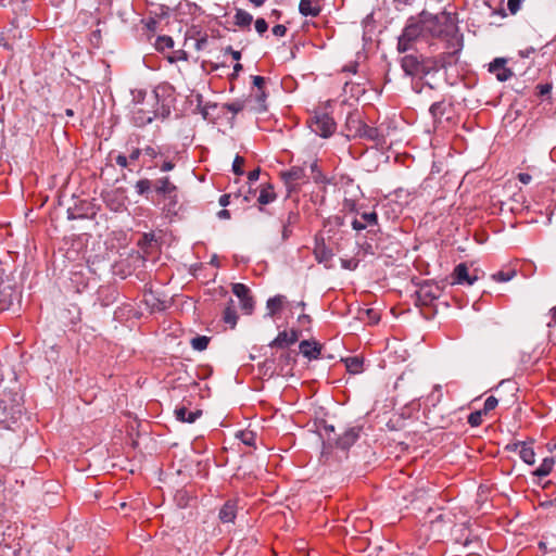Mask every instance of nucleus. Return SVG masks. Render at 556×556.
Masks as SVG:
<instances>
[{
	"label": "nucleus",
	"mask_w": 556,
	"mask_h": 556,
	"mask_svg": "<svg viewBox=\"0 0 556 556\" xmlns=\"http://www.w3.org/2000/svg\"><path fill=\"white\" fill-rule=\"evenodd\" d=\"M244 163V159L237 155L233 160V163H232V170L236 175H242L243 174V169H242V165Z\"/></svg>",
	"instance_id": "ea45409f"
},
{
	"label": "nucleus",
	"mask_w": 556,
	"mask_h": 556,
	"mask_svg": "<svg viewBox=\"0 0 556 556\" xmlns=\"http://www.w3.org/2000/svg\"><path fill=\"white\" fill-rule=\"evenodd\" d=\"M156 48L160 50L169 49L174 46V40L170 37L162 36L156 40Z\"/></svg>",
	"instance_id": "c9c22d12"
},
{
	"label": "nucleus",
	"mask_w": 556,
	"mask_h": 556,
	"mask_svg": "<svg viewBox=\"0 0 556 556\" xmlns=\"http://www.w3.org/2000/svg\"><path fill=\"white\" fill-rule=\"evenodd\" d=\"M345 367L351 374H358L362 371L363 362L358 357H349L345 359Z\"/></svg>",
	"instance_id": "a878e982"
},
{
	"label": "nucleus",
	"mask_w": 556,
	"mask_h": 556,
	"mask_svg": "<svg viewBox=\"0 0 556 556\" xmlns=\"http://www.w3.org/2000/svg\"><path fill=\"white\" fill-rule=\"evenodd\" d=\"M237 516V505L233 501L226 502L219 510V520L223 523H232Z\"/></svg>",
	"instance_id": "4468645a"
},
{
	"label": "nucleus",
	"mask_w": 556,
	"mask_h": 556,
	"mask_svg": "<svg viewBox=\"0 0 556 556\" xmlns=\"http://www.w3.org/2000/svg\"><path fill=\"white\" fill-rule=\"evenodd\" d=\"M0 424H9V413L7 407L2 405V402H0Z\"/></svg>",
	"instance_id": "37998d69"
},
{
	"label": "nucleus",
	"mask_w": 556,
	"mask_h": 556,
	"mask_svg": "<svg viewBox=\"0 0 556 556\" xmlns=\"http://www.w3.org/2000/svg\"><path fill=\"white\" fill-rule=\"evenodd\" d=\"M484 412H486V402L484 403L482 410H477L469 415L468 422L472 427L479 426L481 424L482 413H484Z\"/></svg>",
	"instance_id": "473e14b6"
},
{
	"label": "nucleus",
	"mask_w": 556,
	"mask_h": 556,
	"mask_svg": "<svg viewBox=\"0 0 556 556\" xmlns=\"http://www.w3.org/2000/svg\"><path fill=\"white\" fill-rule=\"evenodd\" d=\"M245 100H235L232 102L226 103L224 106L227 111L231 112L232 114H238L245 108Z\"/></svg>",
	"instance_id": "cd10ccee"
},
{
	"label": "nucleus",
	"mask_w": 556,
	"mask_h": 556,
	"mask_svg": "<svg viewBox=\"0 0 556 556\" xmlns=\"http://www.w3.org/2000/svg\"><path fill=\"white\" fill-rule=\"evenodd\" d=\"M142 151V154L150 159H155L159 154V152L152 147H146Z\"/></svg>",
	"instance_id": "49530a36"
},
{
	"label": "nucleus",
	"mask_w": 556,
	"mask_h": 556,
	"mask_svg": "<svg viewBox=\"0 0 556 556\" xmlns=\"http://www.w3.org/2000/svg\"><path fill=\"white\" fill-rule=\"evenodd\" d=\"M500 400L494 395H489V410L494 409L498 405Z\"/></svg>",
	"instance_id": "864d4df0"
},
{
	"label": "nucleus",
	"mask_w": 556,
	"mask_h": 556,
	"mask_svg": "<svg viewBox=\"0 0 556 556\" xmlns=\"http://www.w3.org/2000/svg\"><path fill=\"white\" fill-rule=\"evenodd\" d=\"M208 338L205 336H198L191 340V346L197 351H203L207 348Z\"/></svg>",
	"instance_id": "c85d7f7f"
},
{
	"label": "nucleus",
	"mask_w": 556,
	"mask_h": 556,
	"mask_svg": "<svg viewBox=\"0 0 556 556\" xmlns=\"http://www.w3.org/2000/svg\"><path fill=\"white\" fill-rule=\"evenodd\" d=\"M325 431L328 433L326 439L329 445L337 444L341 448H349L358 438V431L355 428L346 430L339 438H332L330 432L334 431L333 426L325 427Z\"/></svg>",
	"instance_id": "39448f33"
},
{
	"label": "nucleus",
	"mask_w": 556,
	"mask_h": 556,
	"mask_svg": "<svg viewBox=\"0 0 556 556\" xmlns=\"http://www.w3.org/2000/svg\"><path fill=\"white\" fill-rule=\"evenodd\" d=\"M281 177L290 189L308 179L306 166H293L289 170L282 172Z\"/></svg>",
	"instance_id": "0eeeda50"
},
{
	"label": "nucleus",
	"mask_w": 556,
	"mask_h": 556,
	"mask_svg": "<svg viewBox=\"0 0 556 556\" xmlns=\"http://www.w3.org/2000/svg\"><path fill=\"white\" fill-rule=\"evenodd\" d=\"M299 10L305 16H317L320 12L319 0H301Z\"/></svg>",
	"instance_id": "f3484780"
},
{
	"label": "nucleus",
	"mask_w": 556,
	"mask_h": 556,
	"mask_svg": "<svg viewBox=\"0 0 556 556\" xmlns=\"http://www.w3.org/2000/svg\"><path fill=\"white\" fill-rule=\"evenodd\" d=\"M359 137L367 138L371 141H375L378 144L384 143V137H383V134L381 132V130L378 128L369 127L368 125L363 127V131Z\"/></svg>",
	"instance_id": "aec40b11"
},
{
	"label": "nucleus",
	"mask_w": 556,
	"mask_h": 556,
	"mask_svg": "<svg viewBox=\"0 0 556 556\" xmlns=\"http://www.w3.org/2000/svg\"><path fill=\"white\" fill-rule=\"evenodd\" d=\"M552 319L556 323V306L551 309Z\"/></svg>",
	"instance_id": "774afa93"
},
{
	"label": "nucleus",
	"mask_w": 556,
	"mask_h": 556,
	"mask_svg": "<svg viewBox=\"0 0 556 556\" xmlns=\"http://www.w3.org/2000/svg\"><path fill=\"white\" fill-rule=\"evenodd\" d=\"M232 292L239 299V301L250 294L249 288L243 283H235L232 286Z\"/></svg>",
	"instance_id": "7c9ffc66"
},
{
	"label": "nucleus",
	"mask_w": 556,
	"mask_h": 556,
	"mask_svg": "<svg viewBox=\"0 0 556 556\" xmlns=\"http://www.w3.org/2000/svg\"><path fill=\"white\" fill-rule=\"evenodd\" d=\"M106 202L113 211H118L123 206L121 201L111 199V194H108Z\"/></svg>",
	"instance_id": "c03bdc74"
},
{
	"label": "nucleus",
	"mask_w": 556,
	"mask_h": 556,
	"mask_svg": "<svg viewBox=\"0 0 556 556\" xmlns=\"http://www.w3.org/2000/svg\"><path fill=\"white\" fill-rule=\"evenodd\" d=\"M155 190L157 193L170 195L176 191V186L167 177H163L156 181Z\"/></svg>",
	"instance_id": "412c9836"
},
{
	"label": "nucleus",
	"mask_w": 556,
	"mask_h": 556,
	"mask_svg": "<svg viewBox=\"0 0 556 556\" xmlns=\"http://www.w3.org/2000/svg\"><path fill=\"white\" fill-rule=\"evenodd\" d=\"M115 161H116V164L119 165L121 167L127 166V157L123 154L117 155Z\"/></svg>",
	"instance_id": "5fc2aeb1"
},
{
	"label": "nucleus",
	"mask_w": 556,
	"mask_h": 556,
	"mask_svg": "<svg viewBox=\"0 0 556 556\" xmlns=\"http://www.w3.org/2000/svg\"><path fill=\"white\" fill-rule=\"evenodd\" d=\"M240 306L245 314H251L254 308V301L252 296L249 294L244 299L240 300Z\"/></svg>",
	"instance_id": "f704fd0d"
},
{
	"label": "nucleus",
	"mask_w": 556,
	"mask_h": 556,
	"mask_svg": "<svg viewBox=\"0 0 556 556\" xmlns=\"http://www.w3.org/2000/svg\"><path fill=\"white\" fill-rule=\"evenodd\" d=\"M300 352L309 359H316L320 354V348L315 342L304 340L300 343Z\"/></svg>",
	"instance_id": "6ab92c4d"
},
{
	"label": "nucleus",
	"mask_w": 556,
	"mask_h": 556,
	"mask_svg": "<svg viewBox=\"0 0 556 556\" xmlns=\"http://www.w3.org/2000/svg\"><path fill=\"white\" fill-rule=\"evenodd\" d=\"M412 0H394L395 8L397 10H401V4L407 5L410 3Z\"/></svg>",
	"instance_id": "680f3d73"
},
{
	"label": "nucleus",
	"mask_w": 556,
	"mask_h": 556,
	"mask_svg": "<svg viewBox=\"0 0 556 556\" xmlns=\"http://www.w3.org/2000/svg\"><path fill=\"white\" fill-rule=\"evenodd\" d=\"M508 450L515 451L518 453L520 458L528 465L534 464L535 453L533 447L526 442H515L513 444H508L506 446Z\"/></svg>",
	"instance_id": "6e6552de"
},
{
	"label": "nucleus",
	"mask_w": 556,
	"mask_h": 556,
	"mask_svg": "<svg viewBox=\"0 0 556 556\" xmlns=\"http://www.w3.org/2000/svg\"><path fill=\"white\" fill-rule=\"evenodd\" d=\"M138 194H144L151 189V182L148 179L138 180L135 185Z\"/></svg>",
	"instance_id": "e433bc0d"
},
{
	"label": "nucleus",
	"mask_w": 556,
	"mask_h": 556,
	"mask_svg": "<svg viewBox=\"0 0 556 556\" xmlns=\"http://www.w3.org/2000/svg\"><path fill=\"white\" fill-rule=\"evenodd\" d=\"M343 210L353 212L355 210V202L351 199H344L343 201Z\"/></svg>",
	"instance_id": "de8ad7c7"
},
{
	"label": "nucleus",
	"mask_w": 556,
	"mask_h": 556,
	"mask_svg": "<svg viewBox=\"0 0 556 556\" xmlns=\"http://www.w3.org/2000/svg\"><path fill=\"white\" fill-rule=\"evenodd\" d=\"M315 256L319 262H325L331 257V253L324 245H318L315 249Z\"/></svg>",
	"instance_id": "72a5a7b5"
},
{
	"label": "nucleus",
	"mask_w": 556,
	"mask_h": 556,
	"mask_svg": "<svg viewBox=\"0 0 556 556\" xmlns=\"http://www.w3.org/2000/svg\"><path fill=\"white\" fill-rule=\"evenodd\" d=\"M553 458H545L541 465L535 469L534 475L538 477H546L553 469Z\"/></svg>",
	"instance_id": "393cba45"
},
{
	"label": "nucleus",
	"mask_w": 556,
	"mask_h": 556,
	"mask_svg": "<svg viewBox=\"0 0 556 556\" xmlns=\"http://www.w3.org/2000/svg\"><path fill=\"white\" fill-rule=\"evenodd\" d=\"M377 214L375 212L363 213L359 218H354L352 222L353 229L359 231L368 226L377 224Z\"/></svg>",
	"instance_id": "f8f14e48"
},
{
	"label": "nucleus",
	"mask_w": 556,
	"mask_h": 556,
	"mask_svg": "<svg viewBox=\"0 0 556 556\" xmlns=\"http://www.w3.org/2000/svg\"><path fill=\"white\" fill-rule=\"evenodd\" d=\"M420 36H426L425 30L422 29L421 20L418 22L410 20L399 38V50L401 52L407 51L410 42L418 39Z\"/></svg>",
	"instance_id": "f03ea898"
},
{
	"label": "nucleus",
	"mask_w": 556,
	"mask_h": 556,
	"mask_svg": "<svg viewBox=\"0 0 556 556\" xmlns=\"http://www.w3.org/2000/svg\"><path fill=\"white\" fill-rule=\"evenodd\" d=\"M218 217L223 219H228L230 217L229 211L222 210L218 212Z\"/></svg>",
	"instance_id": "e2e57ef3"
},
{
	"label": "nucleus",
	"mask_w": 556,
	"mask_h": 556,
	"mask_svg": "<svg viewBox=\"0 0 556 556\" xmlns=\"http://www.w3.org/2000/svg\"><path fill=\"white\" fill-rule=\"evenodd\" d=\"M308 167H309V169H311V172H312V174H313V177H312V178H313L315 181H318V180H319V177H320V173H319V172H318V169H317V163H315V162H314V163H311Z\"/></svg>",
	"instance_id": "09e8293b"
},
{
	"label": "nucleus",
	"mask_w": 556,
	"mask_h": 556,
	"mask_svg": "<svg viewBox=\"0 0 556 556\" xmlns=\"http://www.w3.org/2000/svg\"><path fill=\"white\" fill-rule=\"evenodd\" d=\"M283 296L282 295H276L274 298H270L268 299L267 301V309H268V315L269 316H273L274 314H276L282 306V303H283Z\"/></svg>",
	"instance_id": "b1692460"
},
{
	"label": "nucleus",
	"mask_w": 556,
	"mask_h": 556,
	"mask_svg": "<svg viewBox=\"0 0 556 556\" xmlns=\"http://www.w3.org/2000/svg\"><path fill=\"white\" fill-rule=\"evenodd\" d=\"M255 7H261L266 0H250Z\"/></svg>",
	"instance_id": "338daca9"
},
{
	"label": "nucleus",
	"mask_w": 556,
	"mask_h": 556,
	"mask_svg": "<svg viewBox=\"0 0 556 556\" xmlns=\"http://www.w3.org/2000/svg\"><path fill=\"white\" fill-rule=\"evenodd\" d=\"M521 0H508L507 8L511 14H516L520 9Z\"/></svg>",
	"instance_id": "79ce46f5"
},
{
	"label": "nucleus",
	"mask_w": 556,
	"mask_h": 556,
	"mask_svg": "<svg viewBox=\"0 0 556 556\" xmlns=\"http://www.w3.org/2000/svg\"><path fill=\"white\" fill-rule=\"evenodd\" d=\"M507 60L504 58L494 59L491 63H489V72H496L505 66Z\"/></svg>",
	"instance_id": "58836bf2"
},
{
	"label": "nucleus",
	"mask_w": 556,
	"mask_h": 556,
	"mask_svg": "<svg viewBox=\"0 0 556 556\" xmlns=\"http://www.w3.org/2000/svg\"><path fill=\"white\" fill-rule=\"evenodd\" d=\"M142 150L141 149H134L130 154H129V160L131 161H136L139 159V156L142 154Z\"/></svg>",
	"instance_id": "6e6d98bb"
},
{
	"label": "nucleus",
	"mask_w": 556,
	"mask_h": 556,
	"mask_svg": "<svg viewBox=\"0 0 556 556\" xmlns=\"http://www.w3.org/2000/svg\"><path fill=\"white\" fill-rule=\"evenodd\" d=\"M517 271L514 268H505L491 275V279L495 282H507L516 276Z\"/></svg>",
	"instance_id": "4be33fe9"
},
{
	"label": "nucleus",
	"mask_w": 556,
	"mask_h": 556,
	"mask_svg": "<svg viewBox=\"0 0 556 556\" xmlns=\"http://www.w3.org/2000/svg\"><path fill=\"white\" fill-rule=\"evenodd\" d=\"M287 28L285 25H276L273 27V34L278 37H282L286 35Z\"/></svg>",
	"instance_id": "a18cd8bd"
},
{
	"label": "nucleus",
	"mask_w": 556,
	"mask_h": 556,
	"mask_svg": "<svg viewBox=\"0 0 556 556\" xmlns=\"http://www.w3.org/2000/svg\"><path fill=\"white\" fill-rule=\"evenodd\" d=\"M275 199V193L274 191L271 190L270 187L268 188H264L262 189L261 193H260V197H258V202L261 204H268L270 203L271 201H274Z\"/></svg>",
	"instance_id": "c756f323"
},
{
	"label": "nucleus",
	"mask_w": 556,
	"mask_h": 556,
	"mask_svg": "<svg viewBox=\"0 0 556 556\" xmlns=\"http://www.w3.org/2000/svg\"><path fill=\"white\" fill-rule=\"evenodd\" d=\"M219 204L222 206H227L229 204V195L228 194H224L219 198Z\"/></svg>",
	"instance_id": "052dcab7"
},
{
	"label": "nucleus",
	"mask_w": 556,
	"mask_h": 556,
	"mask_svg": "<svg viewBox=\"0 0 556 556\" xmlns=\"http://www.w3.org/2000/svg\"><path fill=\"white\" fill-rule=\"evenodd\" d=\"M518 179H519L520 182L527 185V184H529L532 180V177L528 173H520L518 175Z\"/></svg>",
	"instance_id": "603ef678"
},
{
	"label": "nucleus",
	"mask_w": 556,
	"mask_h": 556,
	"mask_svg": "<svg viewBox=\"0 0 556 556\" xmlns=\"http://www.w3.org/2000/svg\"><path fill=\"white\" fill-rule=\"evenodd\" d=\"M227 51L231 54L232 59L239 61L241 58V53L239 51L233 50L232 48H227Z\"/></svg>",
	"instance_id": "bf43d9fd"
},
{
	"label": "nucleus",
	"mask_w": 556,
	"mask_h": 556,
	"mask_svg": "<svg viewBox=\"0 0 556 556\" xmlns=\"http://www.w3.org/2000/svg\"><path fill=\"white\" fill-rule=\"evenodd\" d=\"M309 128L316 135L328 138L334 132L336 123L328 114L317 113L311 119Z\"/></svg>",
	"instance_id": "7ed1b4c3"
},
{
	"label": "nucleus",
	"mask_w": 556,
	"mask_h": 556,
	"mask_svg": "<svg viewBox=\"0 0 556 556\" xmlns=\"http://www.w3.org/2000/svg\"><path fill=\"white\" fill-rule=\"evenodd\" d=\"M448 108L445 102H437L430 106L429 111L435 125L444 126V123L450 121V115H446Z\"/></svg>",
	"instance_id": "1a4fd4ad"
},
{
	"label": "nucleus",
	"mask_w": 556,
	"mask_h": 556,
	"mask_svg": "<svg viewBox=\"0 0 556 556\" xmlns=\"http://www.w3.org/2000/svg\"><path fill=\"white\" fill-rule=\"evenodd\" d=\"M402 68L407 75H417L421 68V65L417 58L413 55H405L402 59Z\"/></svg>",
	"instance_id": "a211bd4d"
},
{
	"label": "nucleus",
	"mask_w": 556,
	"mask_h": 556,
	"mask_svg": "<svg viewBox=\"0 0 556 556\" xmlns=\"http://www.w3.org/2000/svg\"><path fill=\"white\" fill-rule=\"evenodd\" d=\"M477 279V276L469 275L468 268L465 264H459L455 267L454 280L456 283H467L472 286Z\"/></svg>",
	"instance_id": "2eb2a0df"
},
{
	"label": "nucleus",
	"mask_w": 556,
	"mask_h": 556,
	"mask_svg": "<svg viewBox=\"0 0 556 556\" xmlns=\"http://www.w3.org/2000/svg\"><path fill=\"white\" fill-rule=\"evenodd\" d=\"M268 28V25L264 18H257L255 21V29L258 34H264Z\"/></svg>",
	"instance_id": "a19ab883"
},
{
	"label": "nucleus",
	"mask_w": 556,
	"mask_h": 556,
	"mask_svg": "<svg viewBox=\"0 0 556 556\" xmlns=\"http://www.w3.org/2000/svg\"><path fill=\"white\" fill-rule=\"evenodd\" d=\"M420 20L425 34L431 37L452 35L456 28L454 16L445 11L440 14L424 11L420 14Z\"/></svg>",
	"instance_id": "f257e3e1"
},
{
	"label": "nucleus",
	"mask_w": 556,
	"mask_h": 556,
	"mask_svg": "<svg viewBox=\"0 0 556 556\" xmlns=\"http://www.w3.org/2000/svg\"><path fill=\"white\" fill-rule=\"evenodd\" d=\"M290 235V231L288 230L287 226L285 225L283 226V230H282V238L283 239H287Z\"/></svg>",
	"instance_id": "69168bd1"
},
{
	"label": "nucleus",
	"mask_w": 556,
	"mask_h": 556,
	"mask_svg": "<svg viewBox=\"0 0 556 556\" xmlns=\"http://www.w3.org/2000/svg\"><path fill=\"white\" fill-rule=\"evenodd\" d=\"M264 83H265L264 77H262V76H253V85H254L258 90H262Z\"/></svg>",
	"instance_id": "3c124183"
},
{
	"label": "nucleus",
	"mask_w": 556,
	"mask_h": 556,
	"mask_svg": "<svg viewBox=\"0 0 556 556\" xmlns=\"http://www.w3.org/2000/svg\"><path fill=\"white\" fill-rule=\"evenodd\" d=\"M175 167L174 163L170 162V161H165L162 166H161V170L163 172H169L172 170L173 168Z\"/></svg>",
	"instance_id": "4d7b16f0"
},
{
	"label": "nucleus",
	"mask_w": 556,
	"mask_h": 556,
	"mask_svg": "<svg viewBox=\"0 0 556 556\" xmlns=\"http://www.w3.org/2000/svg\"><path fill=\"white\" fill-rule=\"evenodd\" d=\"M252 21H253V16L249 12H247L242 9L237 10L236 15H235V24L236 25L241 26V27L250 26Z\"/></svg>",
	"instance_id": "5701e85b"
},
{
	"label": "nucleus",
	"mask_w": 556,
	"mask_h": 556,
	"mask_svg": "<svg viewBox=\"0 0 556 556\" xmlns=\"http://www.w3.org/2000/svg\"><path fill=\"white\" fill-rule=\"evenodd\" d=\"M131 113H132L134 124L138 127H142V126L151 123L153 121V118L155 117L154 106L136 105V106H132Z\"/></svg>",
	"instance_id": "423d86ee"
},
{
	"label": "nucleus",
	"mask_w": 556,
	"mask_h": 556,
	"mask_svg": "<svg viewBox=\"0 0 556 556\" xmlns=\"http://www.w3.org/2000/svg\"><path fill=\"white\" fill-rule=\"evenodd\" d=\"M365 126L366 124L363 123L357 114H351L346 118V128L350 132L349 136L359 137L363 131V127Z\"/></svg>",
	"instance_id": "dca6fc26"
},
{
	"label": "nucleus",
	"mask_w": 556,
	"mask_h": 556,
	"mask_svg": "<svg viewBox=\"0 0 556 556\" xmlns=\"http://www.w3.org/2000/svg\"><path fill=\"white\" fill-rule=\"evenodd\" d=\"M496 75V78L500 81H506L513 76L511 70L507 68L506 66L502 67L501 70H497L496 72H492Z\"/></svg>",
	"instance_id": "4c0bfd02"
},
{
	"label": "nucleus",
	"mask_w": 556,
	"mask_h": 556,
	"mask_svg": "<svg viewBox=\"0 0 556 556\" xmlns=\"http://www.w3.org/2000/svg\"><path fill=\"white\" fill-rule=\"evenodd\" d=\"M299 339V333L294 330L287 332L282 331L280 332L275 340L271 341L270 346L273 348H286L294 342H296Z\"/></svg>",
	"instance_id": "9b49d317"
},
{
	"label": "nucleus",
	"mask_w": 556,
	"mask_h": 556,
	"mask_svg": "<svg viewBox=\"0 0 556 556\" xmlns=\"http://www.w3.org/2000/svg\"><path fill=\"white\" fill-rule=\"evenodd\" d=\"M22 294L17 288L10 285H3L0 288V307L1 309H12L16 312L21 306Z\"/></svg>",
	"instance_id": "20e7f679"
},
{
	"label": "nucleus",
	"mask_w": 556,
	"mask_h": 556,
	"mask_svg": "<svg viewBox=\"0 0 556 556\" xmlns=\"http://www.w3.org/2000/svg\"><path fill=\"white\" fill-rule=\"evenodd\" d=\"M174 414L177 420L192 424L202 415V412L200 409L188 410L187 407L180 406L175 408Z\"/></svg>",
	"instance_id": "ddd939ff"
},
{
	"label": "nucleus",
	"mask_w": 556,
	"mask_h": 556,
	"mask_svg": "<svg viewBox=\"0 0 556 556\" xmlns=\"http://www.w3.org/2000/svg\"><path fill=\"white\" fill-rule=\"evenodd\" d=\"M237 437L249 446H252L255 444L256 437L254 432L252 431H240Z\"/></svg>",
	"instance_id": "2f4dec72"
},
{
	"label": "nucleus",
	"mask_w": 556,
	"mask_h": 556,
	"mask_svg": "<svg viewBox=\"0 0 556 556\" xmlns=\"http://www.w3.org/2000/svg\"><path fill=\"white\" fill-rule=\"evenodd\" d=\"M257 102L260 103V110H265L264 101L266 98V94L263 90H258L257 94L255 96Z\"/></svg>",
	"instance_id": "8fccbe9b"
},
{
	"label": "nucleus",
	"mask_w": 556,
	"mask_h": 556,
	"mask_svg": "<svg viewBox=\"0 0 556 556\" xmlns=\"http://www.w3.org/2000/svg\"><path fill=\"white\" fill-rule=\"evenodd\" d=\"M132 102H134V106H136V105L155 106L157 104V94L154 92L147 93L143 90H136V91H132Z\"/></svg>",
	"instance_id": "9d476101"
},
{
	"label": "nucleus",
	"mask_w": 556,
	"mask_h": 556,
	"mask_svg": "<svg viewBox=\"0 0 556 556\" xmlns=\"http://www.w3.org/2000/svg\"><path fill=\"white\" fill-rule=\"evenodd\" d=\"M258 176H260V169H254L249 173L248 178L250 181H256L258 179Z\"/></svg>",
	"instance_id": "13d9d810"
},
{
	"label": "nucleus",
	"mask_w": 556,
	"mask_h": 556,
	"mask_svg": "<svg viewBox=\"0 0 556 556\" xmlns=\"http://www.w3.org/2000/svg\"><path fill=\"white\" fill-rule=\"evenodd\" d=\"M223 319L226 324L230 325L231 328H235L238 316L232 306L229 305L225 308Z\"/></svg>",
	"instance_id": "bb28decb"
},
{
	"label": "nucleus",
	"mask_w": 556,
	"mask_h": 556,
	"mask_svg": "<svg viewBox=\"0 0 556 556\" xmlns=\"http://www.w3.org/2000/svg\"><path fill=\"white\" fill-rule=\"evenodd\" d=\"M242 70V65L240 63H236L233 66V74L238 75V73Z\"/></svg>",
	"instance_id": "0e129e2a"
}]
</instances>
